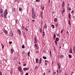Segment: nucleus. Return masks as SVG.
Returning a JSON list of instances; mask_svg holds the SVG:
<instances>
[{
	"mask_svg": "<svg viewBox=\"0 0 75 75\" xmlns=\"http://www.w3.org/2000/svg\"><path fill=\"white\" fill-rule=\"evenodd\" d=\"M73 17H74V18H75V14H74V15L73 16Z\"/></svg>",
	"mask_w": 75,
	"mask_h": 75,
	"instance_id": "obj_64",
	"label": "nucleus"
},
{
	"mask_svg": "<svg viewBox=\"0 0 75 75\" xmlns=\"http://www.w3.org/2000/svg\"><path fill=\"white\" fill-rule=\"evenodd\" d=\"M9 44H10V45H11V44H12V42L9 41Z\"/></svg>",
	"mask_w": 75,
	"mask_h": 75,
	"instance_id": "obj_42",
	"label": "nucleus"
},
{
	"mask_svg": "<svg viewBox=\"0 0 75 75\" xmlns=\"http://www.w3.org/2000/svg\"><path fill=\"white\" fill-rule=\"evenodd\" d=\"M35 68V69H37L38 68V66H36Z\"/></svg>",
	"mask_w": 75,
	"mask_h": 75,
	"instance_id": "obj_46",
	"label": "nucleus"
},
{
	"mask_svg": "<svg viewBox=\"0 0 75 75\" xmlns=\"http://www.w3.org/2000/svg\"><path fill=\"white\" fill-rule=\"evenodd\" d=\"M4 45H2V49H3V48H4Z\"/></svg>",
	"mask_w": 75,
	"mask_h": 75,
	"instance_id": "obj_58",
	"label": "nucleus"
},
{
	"mask_svg": "<svg viewBox=\"0 0 75 75\" xmlns=\"http://www.w3.org/2000/svg\"><path fill=\"white\" fill-rule=\"evenodd\" d=\"M40 16H41V18H43V13L42 11H41L40 12Z\"/></svg>",
	"mask_w": 75,
	"mask_h": 75,
	"instance_id": "obj_6",
	"label": "nucleus"
},
{
	"mask_svg": "<svg viewBox=\"0 0 75 75\" xmlns=\"http://www.w3.org/2000/svg\"><path fill=\"white\" fill-rule=\"evenodd\" d=\"M67 6H68V7H70L69 6V4H68Z\"/></svg>",
	"mask_w": 75,
	"mask_h": 75,
	"instance_id": "obj_47",
	"label": "nucleus"
},
{
	"mask_svg": "<svg viewBox=\"0 0 75 75\" xmlns=\"http://www.w3.org/2000/svg\"><path fill=\"white\" fill-rule=\"evenodd\" d=\"M75 73L74 71H72L71 73V75H74Z\"/></svg>",
	"mask_w": 75,
	"mask_h": 75,
	"instance_id": "obj_27",
	"label": "nucleus"
},
{
	"mask_svg": "<svg viewBox=\"0 0 75 75\" xmlns=\"http://www.w3.org/2000/svg\"><path fill=\"white\" fill-rule=\"evenodd\" d=\"M44 7H42V10H44Z\"/></svg>",
	"mask_w": 75,
	"mask_h": 75,
	"instance_id": "obj_53",
	"label": "nucleus"
},
{
	"mask_svg": "<svg viewBox=\"0 0 75 75\" xmlns=\"http://www.w3.org/2000/svg\"><path fill=\"white\" fill-rule=\"evenodd\" d=\"M55 26L57 27L58 26V23H56L55 24Z\"/></svg>",
	"mask_w": 75,
	"mask_h": 75,
	"instance_id": "obj_36",
	"label": "nucleus"
},
{
	"mask_svg": "<svg viewBox=\"0 0 75 75\" xmlns=\"http://www.w3.org/2000/svg\"><path fill=\"white\" fill-rule=\"evenodd\" d=\"M25 75H28V73H26L25 74Z\"/></svg>",
	"mask_w": 75,
	"mask_h": 75,
	"instance_id": "obj_54",
	"label": "nucleus"
},
{
	"mask_svg": "<svg viewBox=\"0 0 75 75\" xmlns=\"http://www.w3.org/2000/svg\"><path fill=\"white\" fill-rule=\"evenodd\" d=\"M50 56H51V50H50Z\"/></svg>",
	"mask_w": 75,
	"mask_h": 75,
	"instance_id": "obj_44",
	"label": "nucleus"
},
{
	"mask_svg": "<svg viewBox=\"0 0 75 75\" xmlns=\"http://www.w3.org/2000/svg\"><path fill=\"white\" fill-rule=\"evenodd\" d=\"M66 33L67 35H69V32H68V31H67Z\"/></svg>",
	"mask_w": 75,
	"mask_h": 75,
	"instance_id": "obj_32",
	"label": "nucleus"
},
{
	"mask_svg": "<svg viewBox=\"0 0 75 75\" xmlns=\"http://www.w3.org/2000/svg\"><path fill=\"white\" fill-rule=\"evenodd\" d=\"M38 53V51H37L36 52V54H37V53Z\"/></svg>",
	"mask_w": 75,
	"mask_h": 75,
	"instance_id": "obj_59",
	"label": "nucleus"
},
{
	"mask_svg": "<svg viewBox=\"0 0 75 75\" xmlns=\"http://www.w3.org/2000/svg\"><path fill=\"white\" fill-rule=\"evenodd\" d=\"M0 13H3V10L1 9H0Z\"/></svg>",
	"mask_w": 75,
	"mask_h": 75,
	"instance_id": "obj_21",
	"label": "nucleus"
},
{
	"mask_svg": "<svg viewBox=\"0 0 75 75\" xmlns=\"http://www.w3.org/2000/svg\"><path fill=\"white\" fill-rule=\"evenodd\" d=\"M22 28H23V29H24V27L23 26H22Z\"/></svg>",
	"mask_w": 75,
	"mask_h": 75,
	"instance_id": "obj_57",
	"label": "nucleus"
},
{
	"mask_svg": "<svg viewBox=\"0 0 75 75\" xmlns=\"http://www.w3.org/2000/svg\"><path fill=\"white\" fill-rule=\"evenodd\" d=\"M57 65H58V66H59V63H57Z\"/></svg>",
	"mask_w": 75,
	"mask_h": 75,
	"instance_id": "obj_56",
	"label": "nucleus"
},
{
	"mask_svg": "<svg viewBox=\"0 0 75 75\" xmlns=\"http://www.w3.org/2000/svg\"><path fill=\"white\" fill-rule=\"evenodd\" d=\"M57 41H56V40H55L54 41V43L55 45H57Z\"/></svg>",
	"mask_w": 75,
	"mask_h": 75,
	"instance_id": "obj_19",
	"label": "nucleus"
},
{
	"mask_svg": "<svg viewBox=\"0 0 75 75\" xmlns=\"http://www.w3.org/2000/svg\"><path fill=\"white\" fill-rule=\"evenodd\" d=\"M7 9H6L4 13V15L3 14H1V17H4V18H6L7 17Z\"/></svg>",
	"mask_w": 75,
	"mask_h": 75,
	"instance_id": "obj_1",
	"label": "nucleus"
},
{
	"mask_svg": "<svg viewBox=\"0 0 75 75\" xmlns=\"http://www.w3.org/2000/svg\"><path fill=\"white\" fill-rule=\"evenodd\" d=\"M47 27H48V25L46 24L44 26V28H47Z\"/></svg>",
	"mask_w": 75,
	"mask_h": 75,
	"instance_id": "obj_14",
	"label": "nucleus"
},
{
	"mask_svg": "<svg viewBox=\"0 0 75 75\" xmlns=\"http://www.w3.org/2000/svg\"><path fill=\"white\" fill-rule=\"evenodd\" d=\"M18 69L19 71H20V72H23V70L21 69V67H19L18 68Z\"/></svg>",
	"mask_w": 75,
	"mask_h": 75,
	"instance_id": "obj_4",
	"label": "nucleus"
},
{
	"mask_svg": "<svg viewBox=\"0 0 75 75\" xmlns=\"http://www.w3.org/2000/svg\"><path fill=\"white\" fill-rule=\"evenodd\" d=\"M22 48H25V47H24V45H23L22 46Z\"/></svg>",
	"mask_w": 75,
	"mask_h": 75,
	"instance_id": "obj_37",
	"label": "nucleus"
},
{
	"mask_svg": "<svg viewBox=\"0 0 75 75\" xmlns=\"http://www.w3.org/2000/svg\"><path fill=\"white\" fill-rule=\"evenodd\" d=\"M73 52L74 54H75V46H74L73 47Z\"/></svg>",
	"mask_w": 75,
	"mask_h": 75,
	"instance_id": "obj_10",
	"label": "nucleus"
},
{
	"mask_svg": "<svg viewBox=\"0 0 75 75\" xmlns=\"http://www.w3.org/2000/svg\"><path fill=\"white\" fill-rule=\"evenodd\" d=\"M64 31V30L63 29H62V30L61 31V33H63V31Z\"/></svg>",
	"mask_w": 75,
	"mask_h": 75,
	"instance_id": "obj_39",
	"label": "nucleus"
},
{
	"mask_svg": "<svg viewBox=\"0 0 75 75\" xmlns=\"http://www.w3.org/2000/svg\"><path fill=\"white\" fill-rule=\"evenodd\" d=\"M13 59H14V60H16V57H15Z\"/></svg>",
	"mask_w": 75,
	"mask_h": 75,
	"instance_id": "obj_52",
	"label": "nucleus"
},
{
	"mask_svg": "<svg viewBox=\"0 0 75 75\" xmlns=\"http://www.w3.org/2000/svg\"><path fill=\"white\" fill-rule=\"evenodd\" d=\"M64 57V56L63 55H61L60 56V58H63V57Z\"/></svg>",
	"mask_w": 75,
	"mask_h": 75,
	"instance_id": "obj_16",
	"label": "nucleus"
},
{
	"mask_svg": "<svg viewBox=\"0 0 75 75\" xmlns=\"http://www.w3.org/2000/svg\"><path fill=\"white\" fill-rule=\"evenodd\" d=\"M10 33V34L12 35H11V37H12V36H13V32L12 31H11Z\"/></svg>",
	"mask_w": 75,
	"mask_h": 75,
	"instance_id": "obj_15",
	"label": "nucleus"
},
{
	"mask_svg": "<svg viewBox=\"0 0 75 75\" xmlns=\"http://www.w3.org/2000/svg\"><path fill=\"white\" fill-rule=\"evenodd\" d=\"M69 52L70 53H72V49H70V51H69Z\"/></svg>",
	"mask_w": 75,
	"mask_h": 75,
	"instance_id": "obj_22",
	"label": "nucleus"
},
{
	"mask_svg": "<svg viewBox=\"0 0 75 75\" xmlns=\"http://www.w3.org/2000/svg\"><path fill=\"white\" fill-rule=\"evenodd\" d=\"M16 23L17 24L18 23V21H16Z\"/></svg>",
	"mask_w": 75,
	"mask_h": 75,
	"instance_id": "obj_62",
	"label": "nucleus"
},
{
	"mask_svg": "<svg viewBox=\"0 0 75 75\" xmlns=\"http://www.w3.org/2000/svg\"><path fill=\"white\" fill-rule=\"evenodd\" d=\"M53 74H56V72L55 71H54L53 72Z\"/></svg>",
	"mask_w": 75,
	"mask_h": 75,
	"instance_id": "obj_55",
	"label": "nucleus"
},
{
	"mask_svg": "<svg viewBox=\"0 0 75 75\" xmlns=\"http://www.w3.org/2000/svg\"><path fill=\"white\" fill-rule=\"evenodd\" d=\"M51 27H52V28H55V26H54V25H51Z\"/></svg>",
	"mask_w": 75,
	"mask_h": 75,
	"instance_id": "obj_26",
	"label": "nucleus"
},
{
	"mask_svg": "<svg viewBox=\"0 0 75 75\" xmlns=\"http://www.w3.org/2000/svg\"><path fill=\"white\" fill-rule=\"evenodd\" d=\"M46 73L45 72H44L43 74V75H45Z\"/></svg>",
	"mask_w": 75,
	"mask_h": 75,
	"instance_id": "obj_63",
	"label": "nucleus"
},
{
	"mask_svg": "<svg viewBox=\"0 0 75 75\" xmlns=\"http://www.w3.org/2000/svg\"><path fill=\"white\" fill-rule=\"evenodd\" d=\"M71 15H70V13H69L68 15L69 20H71Z\"/></svg>",
	"mask_w": 75,
	"mask_h": 75,
	"instance_id": "obj_11",
	"label": "nucleus"
},
{
	"mask_svg": "<svg viewBox=\"0 0 75 75\" xmlns=\"http://www.w3.org/2000/svg\"><path fill=\"white\" fill-rule=\"evenodd\" d=\"M26 65H27L26 64H24L23 66H26Z\"/></svg>",
	"mask_w": 75,
	"mask_h": 75,
	"instance_id": "obj_61",
	"label": "nucleus"
},
{
	"mask_svg": "<svg viewBox=\"0 0 75 75\" xmlns=\"http://www.w3.org/2000/svg\"><path fill=\"white\" fill-rule=\"evenodd\" d=\"M39 31L40 33H42V29L41 28H40L39 29Z\"/></svg>",
	"mask_w": 75,
	"mask_h": 75,
	"instance_id": "obj_28",
	"label": "nucleus"
},
{
	"mask_svg": "<svg viewBox=\"0 0 75 75\" xmlns=\"http://www.w3.org/2000/svg\"><path fill=\"white\" fill-rule=\"evenodd\" d=\"M69 58H71V55L70 54H69Z\"/></svg>",
	"mask_w": 75,
	"mask_h": 75,
	"instance_id": "obj_33",
	"label": "nucleus"
},
{
	"mask_svg": "<svg viewBox=\"0 0 75 75\" xmlns=\"http://www.w3.org/2000/svg\"><path fill=\"white\" fill-rule=\"evenodd\" d=\"M65 6V1H64L63 2L62 5V7H64Z\"/></svg>",
	"mask_w": 75,
	"mask_h": 75,
	"instance_id": "obj_13",
	"label": "nucleus"
},
{
	"mask_svg": "<svg viewBox=\"0 0 75 75\" xmlns=\"http://www.w3.org/2000/svg\"><path fill=\"white\" fill-rule=\"evenodd\" d=\"M33 13H35V11H34V8H32V14Z\"/></svg>",
	"mask_w": 75,
	"mask_h": 75,
	"instance_id": "obj_9",
	"label": "nucleus"
},
{
	"mask_svg": "<svg viewBox=\"0 0 75 75\" xmlns=\"http://www.w3.org/2000/svg\"><path fill=\"white\" fill-rule=\"evenodd\" d=\"M74 11L72 10V11L71 12V13L72 14H73V13H74Z\"/></svg>",
	"mask_w": 75,
	"mask_h": 75,
	"instance_id": "obj_43",
	"label": "nucleus"
},
{
	"mask_svg": "<svg viewBox=\"0 0 75 75\" xmlns=\"http://www.w3.org/2000/svg\"><path fill=\"white\" fill-rule=\"evenodd\" d=\"M43 59H47V57H45L43 56Z\"/></svg>",
	"mask_w": 75,
	"mask_h": 75,
	"instance_id": "obj_31",
	"label": "nucleus"
},
{
	"mask_svg": "<svg viewBox=\"0 0 75 75\" xmlns=\"http://www.w3.org/2000/svg\"><path fill=\"white\" fill-rule=\"evenodd\" d=\"M17 32L19 35H21V30H20L18 29L17 30Z\"/></svg>",
	"mask_w": 75,
	"mask_h": 75,
	"instance_id": "obj_5",
	"label": "nucleus"
},
{
	"mask_svg": "<svg viewBox=\"0 0 75 75\" xmlns=\"http://www.w3.org/2000/svg\"><path fill=\"white\" fill-rule=\"evenodd\" d=\"M19 11H22V10H23V9H22V8H20L19 9Z\"/></svg>",
	"mask_w": 75,
	"mask_h": 75,
	"instance_id": "obj_40",
	"label": "nucleus"
},
{
	"mask_svg": "<svg viewBox=\"0 0 75 75\" xmlns=\"http://www.w3.org/2000/svg\"><path fill=\"white\" fill-rule=\"evenodd\" d=\"M36 2H39L40 0H36Z\"/></svg>",
	"mask_w": 75,
	"mask_h": 75,
	"instance_id": "obj_45",
	"label": "nucleus"
},
{
	"mask_svg": "<svg viewBox=\"0 0 75 75\" xmlns=\"http://www.w3.org/2000/svg\"><path fill=\"white\" fill-rule=\"evenodd\" d=\"M32 17L33 19H35L36 18V13H32Z\"/></svg>",
	"mask_w": 75,
	"mask_h": 75,
	"instance_id": "obj_2",
	"label": "nucleus"
},
{
	"mask_svg": "<svg viewBox=\"0 0 75 75\" xmlns=\"http://www.w3.org/2000/svg\"><path fill=\"white\" fill-rule=\"evenodd\" d=\"M12 72H13V71H11V72H10L11 75H12V74H13Z\"/></svg>",
	"mask_w": 75,
	"mask_h": 75,
	"instance_id": "obj_50",
	"label": "nucleus"
},
{
	"mask_svg": "<svg viewBox=\"0 0 75 75\" xmlns=\"http://www.w3.org/2000/svg\"><path fill=\"white\" fill-rule=\"evenodd\" d=\"M0 75H2V73L0 71Z\"/></svg>",
	"mask_w": 75,
	"mask_h": 75,
	"instance_id": "obj_48",
	"label": "nucleus"
},
{
	"mask_svg": "<svg viewBox=\"0 0 75 75\" xmlns=\"http://www.w3.org/2000/svg\"><path fill=\"white\" fill-rule=\"evenodd\" d=\"M67 9H68L69 10H71V9L69 7H67Z\"/></svg>",
	"mask_w": 75,
	"mask_h": 75,
	"instance_id": "obj_38",
	"label": "nucleus"
},
{
	"mask_svg": "<svg viewBox=\"0 0 75 75\" xmlns=\"http://www.w3.org/2000/svg\"><path fill=\"white\" fill-rule=\"evenodd\" d=\"M34 45L35 48L37 50H38V46H37V44H35Z\"/></svg>",
	"mask_w": 75,
	"mask_h": 75,
	"instance_id": "obj_8",
	"label": "nucleus"
},
{
	"mask_svg": "<svg viewBox=\"0 0 75 75\" xmlns=\"http://www.w3.org/2000/svg\"><path fill=\"white\" fill-rule=\"evenodd\" d=\"M59 40V38H56L55 41H58Z\"/></svg>",
	"mask_w": 75,
	"mask_h": 75,
	"instance_id": "obj_24",
	"label": "nucleus"
},
{
	"mask_svg": "<svg viewBox=\"0 0 75 75\" xmlns=\"http://www.w3.org/2000/svg\"><path fill=\"white\" fill-rule=\"evenodd\" d=\"M11 51L12 54H13V52H14V50H13V49H11Z\"/></svg>",
	"mask_w": 75,
	"mask_h": 75,
	"instance_id": "obj_18",
	"label": "nucleus"
},
{
	"mask_svg": "<svg viewBox=\"0 0 75 75\" xmlns=\"http://www.w3.org/2000/svg\"><path fill=\"white\" fill-rule=\"evenodd\" d=\"M54 22H57V18H55L54 20Z\"/></svg>",
	"mask_w": 75,
	"mask_h": 75,
	"instance_id": "obj_23",
	"label": "nucleus"
},
{
	"mask_svg": "<svg viewBox=\"0 0 75 75\" xmlns=\"http://www.w3.org/2000/svg\"><path fill=\"white\" fill-rule=\"evenodd\" d=\"M4 33L5 34H7V31L6 30H4Z\"/></svg>",
	"mask_w": 75,
	"mask_h": 75,
	"instance_id": "obj_20",
	"label": "nucleus"
},
{
	"mask_svg": "<svg viewBox=\"0 0 75 75\" xmlns=\"http://www.w3.org/2000/svg\"><path fill=\"white\" fill-rule=\"evenodd\" d=\"M32 21L33 23H34V22L35 21V20H32Z\"/></svg>",
	"mask_w": 75,
	"mask_h": 75,
	"instance_id": "obj_51",
	"label": "nucleus"
},
{
	"mask_svg": "<svg viewBox=\"0 0 75 75\" xmlns=\"http://www.w3.org/2000/svg\"><path fill=\"white\" fill-rule=\"evenodd\" d=\"M25 30H26V31H28V29L27 28H25Z\"/></svg>",
	"mask_w": 75,
	"mask_h": 75,
	"instance_id": "obj_49",
	"label": "nucleus"
},
{
	"mask_svg": "<svg viewBox=\"0 0 75 75\" xmlns=\"http://www.w3.org/2000/svg\"><path fill=\"white\" fill-rule=\"evenodd\" d=\"M64 10L62 11V13H64V11H65V8H64Z\"/></svg>",
	"mask_w": 75,
	"mask_h": 75,
	"instance_id": "obj_35",
	"label": "nucleus"
},
{
	"mask_svg": "<svg viewBox=\"0 0 75 75\" xmlns=\"http://www.w3.org/2000/svg\"><path fill=\"white\" fill-rule=\"evenodd\" d=\"M42 59L41 58H40L39 59V63L40 64H41V62H42Z\"/></svg>",
	"mask_w": 75,
	"mask_h": 75,
	"instance_id": "obj_7",
	"label": "nucleus"
},
{
	"mask_svg": "<svg viewBox=\"0 0 75 75\" xmlns=\"http://www.w3.org/2000/svg\"><path fill=\"white\" fill-rule=\"evenodd\" d=\"M59 72L61 73V69H59Z\"/></svg>",
	"mask_w": 75,
	"mask_h": 75,
	"instance_id": "obj_41",
	"label": "nucleus"
},
{
	"mask_svg": "<svg viewBox=\"0 0 75 75\" xmlns=\"http://www.w3.org/2000/svg\"><path fill=\"white\" fill-rule=\"evenodd\" d=\"M25 34V32H23V35H24Z\"/></svg>",
	"mask_w": 75,
	"mask_h": 75,
	"instance_id": "obj_60",
	"label": "nucleus"
},
{
	"mask_svg": "<svg viewBox=\"0 0 75 75\" xmlns=\"http://www.w3.org/2000/svg\"><path fill=\"white\" fill-rule=\"evenodd\" d=\"M37 42H38V40H37V37H35L34 38V43L35 44H37Z\"/></svg>",
	"mask_w": 75,
	"mask_h": 75,
	"instance_id": "obj_3",
	"label": "nucleus"
},
{
	"mask_svg": "<svg viewBox=\"0 0 75 75\" xmlns=\"http://www.w3.org/2000/svg\"><path fill=\"white\" fill-rule=\"evenodd\" d=\"M36 63H37V64H38V59L37 58L36 59Z\"/></svg>",
	"mask_w": 75,
	"mask_h": 75,
	"instance_id": "obj_17",
	"label": "nucleus"
},
{
	"mask_svg": "<svg viewBox=\"0 0 75 75\" xmlns=\"http://www.w3.org/2000/svg\"><path fill=\"white\" fill-rule=\"evenodd\" d=\"M68 21L69 25H71V21L69 20Z\"/></svg>",
	"mask_w": 75,
	"mask_h": 75,
	"instance_id": "obj_25",
	"label": "nucleus"
},
{
	"mask_svg": "<svg viewBox=\"0 0 75 75\" xmlns=\"http://www.w3.org/2000/svg\"><path fill=\"white\" fill-rule=\"evenodd\" d=\"M43 33L42 34V35L43 36V37H44V35H45V32H43Z\"/></svg>",
	"mask_w": 75,
	"mask_h": 75,
	"instance_id": "obj_29",
	"label": "nucleus"
},
{
	"mask_svg": "<svg viewBox=\"0 0 75 75\" xmlns=\"http://www.w3.org/2000/svg\"><path fill=\"white\" fill-rule=\"evenodd\" d=\"M30 52H29L28 53V57H30Z\"/></svg>",
	"mask_w": 75,
	"mask_h": 75,
	"instance_id": "obj_34",
	"label": "nucleus"
},
{
	"mask_svg": "<svg viewBox=\"0 0 75 75\" xmlns=\"http://www.w3.org/2000/svg\"><path fill=\"white\" fill-rule=\"evenodd\" d=\"M29 69L28 68H23V69L24 71H27V70H28Z\"/></svg>",
	"mask_w": 75,
	"mask_h": 75,
	"instance_id": "obj_12",
	"label": "nucleus"
},
{
	"mask_svg": "<svg viewBox=\"0 0 75 75\" xmlns=\"http://www.w3.org/2000/svg\"><path fill=\"white\" fill-rule=\"evenodd\" d=\"M53 38H56V35H55V33L54 34Z\"/></svg>",
	"mask_w": 75,
	"mask_h": 75,
	"instance_id": "obj_30",
	"label": "nucleus"
}]
</instances>
